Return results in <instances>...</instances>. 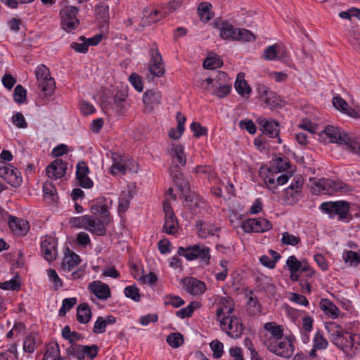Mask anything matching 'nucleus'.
<instances>
[{
  "label": "nucleus",
  "instance_id": "9d476101",
  "mask_svg": "<svg viewBox=\"0 0 360 360\" xmlns=\"http://www.w3.org/2000/svg\"><path fill=\"white\" fill-rule=\"evenodd\" d=\"M0 176L13 187H18L22 182L19 170L10 164L0 162Z\"/></svg>",
  "mask_w": 360,
  "mask_h": 360
},
{
  "label": "nucleus",
  "instance_id": "4c0bfd02",
  "mask_svg": "<svg viewBox=\"0 0 360 360\" xmlns=\"http://www.w3.org/2000/svg\"><path fill=\"white\" fill-rule=\"evenodd\" d=\"M96 14L97 18L103 22H107L110 18L109 6L103 2H100L96 5Z\"/></svg>",
  "mask_w": 360,
  "mask_h": 360
},
{
  "label": "nucleus",
  "instance_id": "de8ad7c7",
  "mask_svg": "<svg viewBox=\"0 0 360 360\" xmlns=\"http://www.w3.org/2000/svg\"><path fill=\"white\" fill-rule=\"evenodd\" d=\"M276 168L271 167V172H283L287 171L290 167V163L286 158L279 157L277 158L275 160Z\"/></svg>",
  "mask_w": 360,
  "mask_h": 360
},
{
  "label": "nucleus",
  "instance_id": "5fc2aeb1",
  "mask_svg": "<svg viewBox=\"0 0 360 360\" xmlns=\"http://www.w3.org/2000/svg\"><path fill=\"white\" fill-rule=\"evenodd\" d=\"M124 292L127 297L135 302H139L141 300L139 289L135 285L127 286L124 288Z\"/></svg>",
  "mask_w": 360,
  "mask_h": 360
},
{
  "label": "nucleus",
  "instance_id": "603ef678",
  "mask_svg": "<svg viewBox=\"0 0 360 360\" xmlns=\"http://www.w3.org/2000/svg\"><path fill=\"white\" fill-rule=\"evenodd\" d=\"M62 336L65 339L69 340L70 343H73L75 341L79 340L82 338V335L75 332L71 331L69 326H66L62 330Z\"/></svg>",
  "mask_w": 360,
  "mask_h": 360
},
{
  "label": "nucleus",
  "instance_id": "5701e85b",
  "mask_svg": "<svg viewBox=\"0 0 360 360\" xmlns=\"http://www.w3.org/2000/svg\"><path fill=\"white\" fill-rule=\"evenodd\" d=\"M89 169L86 164L79 162L77 165L76 176L80 186L84 188H89L93 186V181L88 177Z\"/></svg>",
  "mask_w": 360,
  "mask_h": 360
},
{
  "label": "nucleus",
  "instance_id": "c9c22d12",
  "mask_svg": "<svg viewBox=\"0 0 360 360\" xmlns=\"http://www.w3.org/2000/svg\"><path fill=\"white\" fill-rule=\"evenodd\" d=\"M333 104L336 109L342 111L350 116L355 117L357 114L353 109H347V103L340 96H335L333 98Z\"/></svg>",
  "mask_w": 360,
  "mask_h": 360
},
{
  "label": "nucleus",
  "instance_id": "1a4fd4ad",
  "mask_svg": "<svg viewBox=\"0 0 360 360\" xmlns=\"http://www.w3.org/2000/svg\"><path fill=\"white\" fill-rule=\"evenodd\" d=\"M212 79V94L219 98H224L231 92V84L226 72L218 71Z\"/></svg>",
  "mask_w": 360,
  "mask_h": 360
},
{
  "label": "nucleus",
  "instance_id": "0eeeda50",
  "mask_svg": "<svg viewBox=\"0 0 360 360\" xmlns=\"http://www.w3.org/2000/svg\"><path fill=\"white\" fill-rule=\"evenodd\" d=\"M219 321L221 330L231 338L238 339L243 333V326L236 316H223Z\"/></svg>",
  "mask_w": 360,
  "mask_h": 360
},
{
  "label": "nucleus",
  "instance_id": "49530a36",
  "mask_svg": "<svg viewBox=\"0 0 360 360\" xmlns=\"http://www.w3.org/2000/svg\"><path fill=\"white\" fill-rule=\"evenodd\" d=\"M255 39V35L246 29H236L234 40L251 41Z\"/></svg>",
  "mask_w": 360,
  "mask_h": 360
},
{
  "label": "nucleus",
  "instance_id": "ddd939ff",
  "mask_svg": "<svg viewBox=\"0 0 360 360\" xmlns=\"http://www.w3.org/2000/svg\"><path fill=\"white\" fill-rule=\"evenodd\" d=\"M171 175L173 176V178L176 182V184L179 186L182 193L185 195V200L186 202H191L195 200L194 203V206L198 205V196L194 193L187 195V191H189V185L187 181L181 179L180 176L181 175V172L180 168L178 165H172L170 168Z\"/></svg>",
  "mask_w": 360,
  "mask_h": 360
},
{
  "label": "nucleus",
  "instance_id": "3c124183",
  "mask_svg": "<svg viewBox=\"0 0 360 360\" xmlns=\"http://www.w3.org/2000/svg\"><path fill=\"white\" fill-rule=\"evenodd\" d=\"M14 101L18 103H24L27 98V91L20 84H18L14 90L13 93Z\"/></svg>",
  "mask_w": 360,
  "mask_h": 360
},
{
  "label": "nucleus",
  "instance_id": "37998d69",
  "mask_svg": "<svg viewBox=\"0 0 360 360\" xmlns=\"http://www.w3.org/2000/svg\"><path fill=\"white\" fill-rule=\"evenodd\" d=\"M276 49V44L266 47L264 51L263 58L266 60H274L276 59L283 60L284 58L283 56H278V51Z\"/></svg>",
  "mask_w": 360,
  "mask_h": 360
},
{
  "label": "nucleus",
  "instance_id": "473e14b6",
  "mask_svg": "<svg viewBox=\"0 0 360 360\" xmlns=\"http://www.w3.org/2000/svg\"><path fill=\"white\" fill-rule=\"evenodd\" d=\"M91 317V311L86 303L80 304L77 309V319L81 323H87Z\"/></svg>",
  "mask_w": 360,
  "mask_h": 360
},
{
  "label": "nucleus",
  "instance_id": "393cba45",
  "mask_svg": "<svg viewBox=\"0 0 360 360\" xmlns=\"http://www.w3.org/2000/svg\"><path fill=\"white\" fill-rule=\"evenodd\" d=\"M321 183L325 186L324 192L331 193L333 192L346 193L349 191L348 186L340 180H333L330 179H321Z\"/></svg>",
  "mask_w": 360,
  "mask_h": 360
},
{
  "label": "nucleus",
  "instance_id": "8fccbe9b",
  "mask_svg": "<svg viewBox=\"0 0 360 360\" xmlns=\"http://www.w3.org/2000/svg\"><path fill=\"white\" fill-rule=\"evenodd\" d=\"M59 347L57 343L50 345L47 348L42 360H56L59 356Z\"/></svg>",
  "mask_w": 360,
  "mask_h": 360
},
{
  "label": "nucleus",
  "instance_id": "cd10ccee",
  "mask_svg": "<svg viewBox=\"0 0 360 360\" xmlns=\"http://www.w3.org/2000/svg\"><path fill=\"white\" fill-rule=\"evenodd\" d=\"M264 328L269 332L270 337L266 341V345L271 342L277 340L283 337V328L282 326L277 325L275 322H268L264 326Z\"/></svg>",
  "mask_w": 360,
  "mask_h": 360
},
{
  "label": "nucleus",
  "instance_id": "c756f323",
  "mask_svg": "<svg viewBox=\"0 0 360 360\" xmlns=\"http://www.w3.org/2000/svg\"><path fill=\"white\" fill-rule=\"evenodd\" d=\"M319 305L323 312L331 319L338 317L340 310L330 300L321 299Z\"/></svg>",
  "mask_w": 360,
  "mask_h": 360
},
{
  "label": "nucleus",
  "instance_id": "423d86ee",
  "mask_svg": "<svg viewBox=\"0 0 360 360\" xmlns=\"http://www.w3.org/2000/svg\"><path fill=\"white\" fill-rule=\"evenodd\" d=\"M35 76L39 88L44 96H51L54 92L56 84L54 79L51 76L49 69L44 65H40L36 68Z\"/></svg>",
  "mask_w": 360,
  "mask_h": 360
},
{
  "label": "nucleus",
  "instance_id": "58836bf2",
  "mask_svg": "<svg viewBox=\"0 0 360 360\" xmlns=\"http://www.w3.org/2000/svg\"><path fill=\"white\" fill-rule=\"evenodd\" d=\"M343 259L350 266L356 267L360 263V255L356 252L345 250L343 253Z\"/></svg>",
  "mask_w": 360,
  "mask_h": 360
},
{
  "label": "nucleus",
  "instance_id": "338daca9",
  "mask_svg": "<svg viewBox=\"0 0 360 360\" xmlns=\"http://www.w3.org/2000/svg\"><path fill=\"white\" fill-rule=\"evenodd\" d=\"M328 341L320 333L317 332L314 338V347L317 349H326L328 346Z\"/></svg>",
  "mask_w": 360,
  "mask_h": 360
},
{
  "label": "nucleus",
  "instance_id": "6e6d98bb",
  "mask_svg": "<svg viewBox=\"0 0 360 360\" xmlns=\"http://www.w3.org/2000/svg\"><path fill=\"white\" fill-rule=\"evenodd\" d=\"M86 37L84 36L79 37L78 39V42H72L70 44L71 49H74L76 52L82 53H86L88 50V44H86Z\"/></svg>",
  "mask_w": 360,
  "mask_h": 360
},
{
  "label": "nucleus",
  "instance_id": "7c9ffc66",
  "mask_svg": "<svg viewBox=\"0 0 360 360\" xmlns=\"http://www.w3.org/2000/svg\"><path fill=\"white\" fill-rule=\"evenodd\" d=\"M41 343L37 334L30 333L27 335L24 340L23 350L27 353H32Z\"/></svg>",
  "mask_w": 360,
  "mask_h": 360
},
{
  "label": "nucleus",
  "instance_id": "e433bc0d",
  "mask_svg": "<svg viewBox=\"0 0 360 360\" xmlns=\"http://www.w3.org/2000/svg\"><path fill=\"white\" fill-rule=\"evenodd\" d=\"M223 61L217 55H210L204 60L202 66L205 69L212 70L222 66Z\"/></svg>",
  "mask_w": 360,
  "mask_h": 360
},
{
  "label": "nucleus",
  "instance_id": "69168bd1",
  "mask_svg": "<svg viewBox=\"0 0 360 360\" xmlns=\"http://www.w3.org/2000/svg\"><path fill=\"white\" fill-rule=\"evenodd\" d=\"M47 275L49 278L52 280L53 283V289L58 290L63 286V281L59 278L57 272L53 269H49L47 270Z\"/></svg>",
  "mask_w": 360,
  "mask_h": 360
},
{
  "label": "nucleus",
  "instance_id": "4be33fe9",
  "mask_svg": "<svg viewBox=\"0 0 360 360\" xmlns=\"http://www.w3.org/2000/svg\"><path fill=\"white\" fill-rule=\"evenodd\" d=\"M8 226L11 231L18 236H24L30 230V224L22 219L10 216Z\"/></svg>",
  "mask_w": 360,
  "mask_h": 360
},
{
  "label": "nucleus",
  "instance_id": "b1692460",
  "mask_svg": "<svg viewBox=\"0 0 360 360\" xmlns=\"http://www.w3.org/2000/svg\"><path fill=\"white\" fill-rule=\"evenodd\" d=\"M183 282L186 292L193 295H202L207 290L206 285L204 282L193 277L186 278Z\"/></svg>",
  "mask_w": 360,
  "mask_h": 360
},
{
  "label": "nucleus",
  "instance_id": "4468645a",
  "mask_svg": "<svg viewBox=\"0 0 360 360\" xmlns=\"http://www.w3.org/2000/svg\"><path fill=\"white\" fill-rule=\"evenodd\" d=\"M302 185L303 180L301 176L293 178L290 186L285 190L284 201L288 204H294L297 202L301 195Z\"/></svg>",
  "mask_w": 360,
  "mask_h": 360
},
{
  "label": "nucleus",
  "instance_id": "a19ab883",
  "mask_svg": "<svg viewBox=\"0 0 360 360\" xmlns=\"http://www.w3.org/2000/svg\"><path fill=\"white\" fill-rule=\"evenodd\" d=\"M177 224L178 223L175 215L165 217L162 231L167 234H174L176 231Z\"/></svg>",
  "mask_w": 360,
  "mask_h": 360
},
{
  "label": "nucleus",
  "instance_id": "39448f33",
  "mask_svg": "<svg viewBox=\"0 0 360 360\" xmlns=\"http://www.w3.org/2000/svg\"><path fill=\"white\" fill-rule=\"evenodd\" d=\"M178 255L184 257L188 261L200 259L206 264H208L210 259V248L200 243L187 248L179 247Z\"/></svg>",
  "mask_w": 360,
  "mask_h": 360
},
{
  "label": "nucleus",
  "instance_id": "680f3d73",
  "mask_svg": "<svg viewBox=\"0 0 360 360\" xmlns=\"http://www.w3.org/2000/svg\"><path fill=\"white\" fill-rule=\"evenodd\" d=\"M286 265L291 273H297L302 266V262L299 261L295 256L292 255L288 258Z\"/></svg>",
  "mask_w": 360,
  "mask_h": 360
},
{
  "label": "nucleus",
  "instance_id": "bb28decb",
  "mask_svg": "<svg viewBox=\"0 0 360 360\" xmlns=\"http://www.w3.org/2000/svg\"><path fill=\"white\" fill-rule=\"evenodd\" d=\"M67 253H65L61 268L65 271H70L80 263L81 259L79 255L70 250L69 248L67 249Z\"/></svg>",
  "mask_w": 360,
  "mask_h": 360
},
{
  "label": "nucleus",
  "instance_id": "6ab92c4d",
  "mask_svg": "<svg viewBox=\"0 0 360 360\" xmlns=\"http://www.w3.org/2000/svg\"><path fill=\"white\" fill-rule=\"evenodd\" d=\"M41 252L48 262L55 260L58 255L57 240L52 237L45 238L41 243Z\"/></svg>",
  "mask_w": 360,
  "mask_h": 360
},
{
  "label": "nucleus",
  "instance_id": "6e6552de",
  "mask_svg": "<svg viewBox=\"0 0 360 360\" xmlns=\"http://www.w3.org/2000/svg\"><path fill=\"white\" fill-rule=\"evenodd\" d=\"M78 8L72 6L63 8L60 12L61 18V27L67 32H71L77 27L79 20L77 18Z\"/></svg>",
  "mask_w": 360,
  "mask_h": 360
},
{
  "label": "nucleus",
  "instance_id": "f257e3e1",
  "mask_svg": "<svg viewBox=\"0 0 360 360\" xmlns=\"http://www.w3.org/2000/svg\"><path fill=\"white\" fill-rule=\"evenodd\" d=\"M325 328L330 341L348 356H353L359 350L360 344L356 340V335L345 330L333 321L326 322Z\"/></svg>",
  "mask_w": 360,
  "mask_h": 360
},
{
  "label": "nucleus",
  "instance_id": "aec40b11",
  "mask_svg": "<svg viewBox=\"0 0 360 360\" xmlns=\"http://www.w3.org/2000/svg\"><path fill=\"white\" fill-rule=\"evenodd\" d=\"M88 289L99 300H106L111 297V292L108 285L101 281L91 282L88 285Z\"/></svg>",
  "mask_w": 360,
  "mask_h": 360
},
{
  "label": "nucleus",
  "instance_id": "f03ea898",
  "mask_svg": "<svg viewBox=\"0 0 360 360\" xmlns=\"http://www.w3.org/2000/svg\"><path fill=\"white\" fill-rule=\"evenodd\" d=\"M323 135H326L329 139L330 143L346 145L351 153L360 158V141L350 138L348 134L339 127L328 125L320 134L321 136Z\"/></svg>",
  "mask_w": 360,
  "mask_h": 360
},
{
  "label": "nucleus",
  "instance_id": "4d7b16f0",
  "mask_svg": "<svg viewBox=\"0 0 360 360\" xmlns=\"http://www.w3.org/2000/svg\"><path fill=\"white\" fill-rule=\"evenodd\" d=\"M167 342L172 347L177 348L183 344L184 338L181 333H174L167 336Z\"/></svg>",
  "mask_w": 360,
  "mask_h": 360
},
{
  "label": "nucleus",
  "instance_id": "2f4dec72",
  "mask_svg": "<svg viewBox=\"0 0 360 360\" xmlns=\"http://www.w3.org/2000/svg\"><path fill=\"white\" fill-rule=\"evenodd\" d=\"M176 118L178 122L177 127L176 129H171L168 134L169 138L175 140L179 139L181 136L184 131V123L186 120V117L180 112L176 113Z\"/></svg>",
  "mask_w": 360,
  "mask_h": 360
},
{
  "label": "nucleus",
  "instance_id": "412c9836",
  "mask_svg": "<svg viewBox=\"0 0 360 360\" xmlns=\"http://www.w3.org/2000/svg\"><path fill=\"white\" fill-rule=\"evenodd\" d=\"M213 26L220 30L219 34L223 39L234 40L237 28H235L231 23L218 18L213 22Z\"/></svg>",
  "mask_w": 360,
  "mask_h": 360
},
{
  "label": "nucleus",
  "instance_id": "bf43d9fd",
  "mask_svg": "<svg viewBox=\"0 0 360 360\" xmlns=\"http://www.w3.org/2000/svg\"><path fill=\"white\" fill-rule=\"evenodd\" d=\"M301 241L300 237L284 232L282 234L281 243L284 245L295 246Z\"/></svg>",
  "mask_w": 360,
  "mask_h": 360
},
{
  "label": "nucleus",
  "instance_id": "20e7f679",
  "mask_svg": "<svg viewBox=\"0 0 360 360\" xmlns=\"http://www.w3.org/2000/svg\"><path fill=\"white\" fill-rule=\"evenodd\" d=\"M293 341L294 338L292 336L283 337L274 342H270L266 346L270 352L288 359L291 357L294 353L295 346Z\"/></svg>",
  "mask_w": 360,
  "mask_h": 360
},
{
  "label": "nucleus",
  "instance_id": "f8f14e48",
  "mask_svg": "<svg viewBox=\"0 0 360 360\" xmlns=\"http://www.w3.org/2000/svg\"><path fill=\"white\" fill-rule=\"evenodd\" d=\"M150 60L148 69L153 77H161L165 73V64L162 56L157 48L151 49L149 52Z\"/></svg>",
  "mask_w": 360,
  "mask_h": 360
},
{
  "label": "nucleus",
  "instance_id": "c03bdc74",
  "mask_svg": "<svg viewBox=\"0 0 360 360\" xmlns=\"http://www.w3.org/2000/svg\"><path fill=\"white\" fill-rule=\"evenodd\" d=\"M66 352L68 356L76 358L78 360L84 359L83 345H71L67 349Z\"/></svg>",
  "mask_w": 360,
  "mask_h": 360
},
{
  "label": "nucleus",
  "instance_id": "a878e982",
  "mask_svg": "<svg viewBox=\"0 0 360 360\" xmlns=\"http://www.w3.org/2000/svg\"><path fill=\"white\" fill-rule=\"evenodd\" d=\"M234 311V304L231 300L226 297H222L219 302L217 310V320L221 319L223 316H231Z\"/></svg>",
  "mask_w": 360,
  "mask_h": 360
},
{
  "label": "nucleus",
  "instance_id": "7ed1b4c3",
  "mask_svg": "<svg viewBox=\"0 0 360 360\" xmlns=\"http://www.w3.org/2000/svg\"><path fill=\"white\" fill-rule=\"evenodd\" d=\"M319 209L330 219L337 217L338 221L345 222L352 219L350 203L345 200L324 202L320 205Z\"/></svg>",
  "mask_w": 360,
  "mask_h": 360
},
{
  "label": "nucleus",
  "instance_id": "ea45409f",
  "mask_svg": "<svg viewBox=\"0 0 360 360\" xmlns=\"http://www.w3.org/2000/svg\"><path fill=\"white\" fill-rule=\"evenodd\" d=\"M132 198L131 192L130 191H123L119 198L118 212H125L130 204V200Z\"/></svg>",
  "mask_w": 360,
  "mask_h": 360
},
{
  "label": "nucleus",
  "instance_id": "e2e57ef3",
  "mask_svg": "<svg viewBox=\"0 0 360 360\" xmlns=\"http://www.w3.org/2000/svg\"><path fill=\"white\" fill-rule=\"evenodd\" d=\"M88 216L89 214H86L78 217H72L70 219V224L72 227L85 229Z\"/></svg>",
  "mask_w": 360,
  "mask_h": 360
},
{
  "label": "nucleus",
  "instance_id": "a211bd4d",
  "mask_svg": "<svg viewBox=\"0 0 360 360\" xmlns=\"http://www.w3.org/2000/svg\"><path fill=\"white\" fill-rule=\"evenodd\" d=\"M68 169V162L62 159H56L46 169L47 176L51 179H58L64 176Z\"/></svg>",
  "mask_w": 360,
  "mask_h": 360
},
{
  "label": "nucleus",
  "instance_id": "0e129e2a",
  "mask_svg": "<svg viewBox=\"0 0 360 360\" xmlns=\"http://www.w3.org/2000/svg\"><path fill=\"white\" fill-rule=\"evenodd\" d=\"M210 346L213 351V357L214 359L220 358L224 352V345L223 344L217 340H213L210 343Z\"/></svg>",
  "mask_w": 360,
  "mask_h": 360
},
{
  "label": "nucleus",
  "instance_id": "f3484780",
  "mask_svg": "<svg viewBox=\"0 0 360 360\" xmlns=\"http://www.w3.org/2000/svg\"><path fill=\"white\" fill-rule=\"evenodd\" d=\"M257 122L262 127L263 134L267 135L270 138L276 137L278 139V143H281L282 141L278 136L280 132L279 123L277 121L259 117L257 120Z\"/></svg>",
  "mask_w": 360,
  "mask_h": 360
},
{
  "label": "nucleus",
  "instance_id": "13d9d810",
  "mask_svg": "<svg viewBox=\"0 0 360 360\" xmlns=\"http://www.w3.org/2000/svg\"><path fill=\"white\" fill-rule=\"evenodd\" d=\"M198 306L197 302H191L186 307L182 308L176 311V314L181 319L190 317L192 316L194 309Z\"/></svg>",
  "mask_w": 360,
  "mask_h": 360
},
{
  "label": "nucleus",
  "instance_id": "72a5a7b5",
  "mask_svg": "<svg viewBox=\"0 0 360 360\" xmlns=\"http://www.w3.org/2000/svg\"><path fill=\"white\" fill-rule=\"evenodd\" d=\"M235 88L238 94L242 96L249 95L251 93V87L248 84L247 81L244 79L240 74L238 75L235 82Z\"/></svg>",
  "mask_w": 360,
  "mask_h": 360
},
{
  "label": "nucleus",
  "instance_id": "79ce46f5",
  "mask_svg": "<svg viewBox=\"0 0 360 360\" xmlns=\"http://www.w3.org/2000/svg\"><path fill=\"white\" fill-rule=\"evenodd\" d=\"M212 5L208 2H202L198 5V14L200 17L201 20L208 21L212 17L210 8Z\"/></svg>",
  "mask_w": 360,
  "mask_h": 360
},
{
  "label": "nucleus",
  "instance_id": "c85d7f7f",
  "mask_svg": "<svg viewBox=\"0 0 360 360\" xmlns=\"http://www.w3.org/2000/svg\"><path fill=\"white\" fill-rule=\"evenodd\" d=\"M162 94L158 89H150L144 92L143 102L145 105L153 108L161 103Z\"/></svg>",
  "mask_w": 360,
  "mask_h": 360
},
{
  "label": "nucleus",
  "instance_id": "f704fd0d",
  "mask_svg": "<svg viewBox=\"0 0 360 360\" xmlns=\"http://www.w3.org/2000/svg\"><path fill=\"white\" fill-rule=\"evenodd\" d=\"M247 311L251 316H257L262 311V306L255 296L251 295L247 302Z\"/></svg>",
  "mask_w": 360,
  "mask_h": 360
},
{
  "label": "nucleus",
  "instance_id": "052dcab7",
  "mask_svg": "<svg viewBox=\"0 0 360 360\" xmlns=\"http://www.w3.org/2000/svg\"><path fill=\"white\" fill-rule=\"evenodd\" d=\"M164 303L165 305H172L178 308L184 304V301L179 296L168 295L165 297Z\"/></svg>",
  "mask_w": 360,
  "mask_h": 360
},
{
  "label": "nucleus",
  "instance_id": "864d4df0",
  "mask_svg": "<svg viewBox=\"0 0 360 360\" xmlns=\"http://www.w3.org/2000/svg\"><path fill=\"white\" fill-rule=\"evenodd\" d=\"M77 304V298H65L63 300L62 307L59 310L60 316H65L67 311L70 310Z\"/></svg>",
  "mask_w": 360,
  "mask_h": 360
},
{
  "label": "nucleus",
  "instance_id": "a18cd8bd",
  "mask_svg": "<svg viewBox=\"0 0 360 360\" xmlns=\"http://www.w3.org/2000/svg\"><path fill=\"white\" fill-rule=\"evenodd\" d=\"M172 155L175 157L180 165L184 166L186 163V158L181 145L172 144Z\"/></svg>",
  "mask_w": 360,
  "mask_h": 360
},
{
  "label": "nucleus",
  "instance_id": "9b49d317",
  "mask_svg": "<svg viewBox=\"0 0 360 360\" xmlns=\"http://www.w3.org/2000/svg\"><path fill=\"white\" fill-rule=\"evenodd\" d=\"M241 228L245 233H263L272 229V224L265 218L248 219L242 222Z\"/></svg>",
  "mask_w": 360,
  "mask_h": 360
},
{
  "label": "nucleus",
  "instance_id": "2eb2a0df",
  "mask_svg": "<svg viewBox=\"0 0 360 360\" xmlns=\"http://www.w3.org/2000/svg\"><path fill=\"white\" fill-rule=\"evenodd\" d=\"M108 224H110L108 221L101 219L93 215H89L85 230L94 235L103 236L106 235V226Z\"/></svg>",
  "mask_w": 360,
  "mask_h": 360
},
{
  "label": "nucleus",
  "instance_id": "dca6fc26",
  "mask_svg": "<svg viewBox=\"0 0 360 360\" xmlns=\"http://www.w3.org/2000/svg\"><path fill=\"white\" fill-rule=\"evenodd\" d=\"M91 212L93 216H99V219L110 222L111 216L109 212L108 201L104 198H98L91 205Z\"/></svg>",
  "mask_w": 360,
  "mask_h": 360
},
{
  "label": "nucleus",
  "instance_id": "774afa93",
  "mask_svg": "<svg viewBox=\"0 0 360 360\" xmlns=\"http://www.w3.org/2000/svg\"><path fill=\"white\" fill-rule=\"evenodd\" d=\"M129 80L134 88L139 92H141L143 89V84L141 77L136 73H132Z\"/></svg>",
  "mask_w": 360,
  "mask_h": 360
},
{
  "label": "nucleus",
  "instance_id": "09e8293b",
  "mask_svg": "<svg viewBox=\"0 0 360 360\" xmlns=\"http://www.w3.org/2000/svg\"><path fill=\"white\" fill-rule=\"evenodd\" d=\"M127 94L124 91H117L114 97V102L118 108L120 114L124 113V102L127 98Z\"/></svg>",
  "mask_w": 360,
  "mask_h": 360
}]
</instances>
